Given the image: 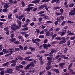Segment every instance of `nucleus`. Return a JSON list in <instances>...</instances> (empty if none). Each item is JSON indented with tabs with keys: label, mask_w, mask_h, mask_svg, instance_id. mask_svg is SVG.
<instances>
[{
	"label": "nucleus",
	"mask_w": 75,
	"mask_h": 75,
	"mask_svg": "<svg viewBox=\"0 0 75 75\" xmlns=\"http://www.w3.org/2000/svg\"><path fill=\"white\" fill-rule=\"evenodd\" d=\"M34 67H35L34 66V64L32 62H31L30 64L27 66V68H28L30 67V69H32Z\"/></svg>",
	"instance_id": "obj_1"
},
{
	"label": "nucleus",
	"mask_w": 75,
	"mask_h": 75,
	"mask_svg": "<svg viewBox=\"0 0 75 75\" xmlns=\"http://www.w3.org/2000/svg\"><path fill=\"white\" fill-rule=\"evenodd\" d=\"M7 70L5 71L6 73H7V74H13V70L12 69L9 68L7 69Z\"/></svg>",
	"instance_id": "obj_2"
},
{
	"label": "nucleus",
	"mask_w": 75,
	"mask_h": 75,
	"mask_svg": "<svg viewBox=\"0 0 75 75\" xmlns=\"http://www.w3.org/2000/svg\"><path fill=\"white\" fill-rule=\"evenodd\" d=\"M18 61L17 60H12L10 61L11 63H12L11 66H15L16 65V62H17Z\"/></svg>",
	"instance_id": "obj_3"
},
{
	"label": "nucleus",
	"mask_w": 75,
	"mask_h": 75,
	"mask_svg": "<svg viewBox=\"0 0 75 75\" xmlns=\"http://www.w3.org/2000/svg\"><path fill=\"white\" fill-rule=\"evenodd\" d=\"M33 7H28V8L25 9L24 10L25 11H27V13H29V12L30 11V10H32V9H33Z\"/></svg>",
	"instance_id": "obj_4"
},
{
	"label": "nucleus",
	"mask_w": 75,
	"mask_h": 75,
	"mask_svg": "<svg viewBox=\"0 0 75 75\" xmlns=\"http://www.w3.org/2000/svg\"><path fill=\"white\" fill-rule=\"evenodd\" d=\"M69 15L70 16L75 15V10H71V12H70L69 13Z\"/></svg>",
	"instance_id": "obj_5"
},
{
	"label": "nucleus",
	"mask_w": 75,
	"mask_h": 75,
	"mask_svg": "<svg viewBox=\"0 0 75 75\" xmlns=\"http://www.w3.org/2000/svg\"><path fill=\"white\" fill-rule=\"evenodd\" d=\"M10 7V4L8 3H5V5L4 6V8L5 9H7L8 7Z\"/></svg>",
	"instance_id": "obj_6"
},
{
	"label": "nucleus",
	"mask_w": 75,
	"mask_h": 75,
	"mask_svg": "<svg viewBox=\"0 0 75 75\" xmlns=\"http://www.w3.org/2000/svg\"><path fill=\"white\" fill-rule=\"evenodd\" d=\"M56 2V3H59L60 1H59V0H53L52 1H51V3H54V2Z\"/></svg>",
	"instance_id": "obj_7"
},
{
	"label": "nucleus",
	"mask_w": 75,
	"mask_h": 75,
	"mask_svg": "<svg viewBox=\"0 0 75 75\" xmlns=\"http://www.w3.org/2000/svg\"><path fill=\"white\" fill-rule=\"evenodd\" d=\"M65 65L64 63H62L59 64V65L62 68H64V65Z\"/></svg>",
	"instance_id": "obj_8"
},
{
	"label": "nucleus",
	"mask_w": 75,
	"mask_h": 75,
	"mask_svg": "<svg viewBox=\"0 0 75 75\" xmlns=\"http://www.w3.org/2000/svg\"><path fill=\"white\" fill-rule=\"evenodd\" d=\"M53 71H54L56 73H59V69H53Z\"/></svg>",
	"instance_id": "obj_9"
},
{
	"label": "nucleus",
	"mask_w": 75,
	"mask_h": 75,
	"mask_svg": "<svg viewBox=\"0 0 75 75\" xmlns=\"http://www.w3.org/2000/svg\"><path fill=\"white\" fill-rule=\"evenodd\" d=\"M40 0H35L34 1H32V3H35L36 4V3H39V1Z\"/></svg>",
	"instance_id": "obj_10"
},
{
	"label": "nucleus",
	"mask_w": 75,
	"mask_h": 75,
	"mask_svg": "<svg viewBox=\"0 0 75 75\" xmlns=\"http://www.w3.org/2000/svg\"><path fill=\"white\" fill-rule=\"evenodd\" d=\"M44 7H45V5H42L40 6L39 8L40 10H42V9H43L44 8Z\"/></svg>",
	"instance_id": "obj_11"
},
{
	"label": "nucleus",
	"mask_w": 75,
	"mask_h": 75,
	"mask_svg": "<svg viewBox=\"0 0 75 75\" xmlns=\"http://www.w3.org/2000/svg\"><path fill=\"white\" fill-rule=\"evenodd\" d=\"M66 42V40L61 41L60 42L59 44H64V43H65Z\"/></svg>",
	"instance_id": "obj_12"
},
{
	"label": "nucleus",
	"mask_w": 75,
	"mask_h": 75,
	"mask_svg": "<svg viewBox=\"0 0 75 75\" xmlns=\"http://www.w3.org/2000/svg\"><path fill=\"white\" fill-rule=\"evenodd\" d=\"M16 70H17V71H21V70H20V67L18 66H16Z\"/></svg>",
	"instance_id": "obj_13"
},
{
	"label": "nucleus",
	"mask_w": 75,
	"mask_h": 75,
	"mask_svg": "<svg viewBox=\"0 0 75 75\" xmlns=\"http://www.w3.org/2000/svg\"><path fill=\"white\" fill-rule=\"evenodd\" d=\"M29 49H30V50H31V51H35V48L34 47L32 48L31 47H30Z\"/></svg>",
	"instance_id": "obj_14"
},
{
	"label": "nucleus",
	"mask_w": 75,
	"mask_h": 75,
	"mask_svg": "<svg viewBox=\"0 0 75 75\" xmlns=\"http://www.w3.org/2000/svg\"><path fill=\"white\" fill-rule=\"evenodd\" d=\"M46 34L47 37H49V36H50V33L49 31H47L46 33Z\"/></svg>",
	"instance_id": "obj_15"
},
{
	"label": "nucleus",
	"mask_w": 75,
	"mask_h": 75,
	"mask_svg": "<svg viewBox=\"0 0 75 75\" xmlns=\"http://www.w3.org/2000/svg\"><path fill=\"white\" fill-rule=\"evenodd\" d=\"M47 60L50 61H51V60H52V58L50 57H47Z\"/></svg>",
	"instance_id": "obj_16"
},
{
	"label": "nucleus",
	"mask_w": 75,
	"mask_h": 75,
	"mask_svg": "<svg viewBox=\"0 0 75 75\" xmlns=\"http://www.w3.org/2000/svg\"><path fill=\"white\" fill-rule=\"evenodd\" d=\"M9 64V63L8 62H7L5 63H4L3 64V66L4 67H6V66H7V65H8Z\"/></svg>",
	"instance_id": "obj_17"
},
{
	"label": "nucleus",
	"mask_w": 75,
	"mask_h": 75,
	"mask_svg": "<svg viewBox=\"0 0 75 75\" xmlns=\"http://www.w3.org/2000/svg\"><path fill=\"white\" fill-rule=\"evenodd\" d=\"M51 67H52L51 66H47L46 67V69L47 70H49L50 69V68H51Z\"/></svg>",
	"instance_id": "obj_18"
},
{
	"label": "nucleus",
	"mask_w": 75,
	"mask_h": 75,
	"mask_svg": "<svg viewBox=\"0 0 75 75\" xmlns=\"http://www.w3.org/2000/svg\"><path fill=\"white\" fill-rule=\"evenodd\" d=\"M20 33L22 35H25V34H27V32H21Z\"/></svg>",
	"instance_id": "obj_19"
},
{
	"label": "nucleus",
	"mask_w": 75,
	"mask_h": 75,
	"mask_svg": "<svg viewBox=\"0 0 75 75\" xmlns=\"http://www.w3.org/2000/svg\"><path fill=\"white\" fill-rule=\"evenodd\" d=\"M55 39H56V40H61V38L59 37H58L55 38Z\"/></svg>",
	"instance_id": "obj_20"
},
{
	"label": "nucleus",
	"mask_w": 75,
	"mask_h": 75,
	"mask_svg": "<svg viewBox=\"0 0 75 75\" xmlns=\"http://www.w3.org/2000/svg\"><path fill=\"white\" fill-rule=\"evenodd\" d=\"M14 41H16V39L15 38L11 39L10 40V41L11 42H13Z\"/></svg>",
	"instance_id": "obj_21"
},
{
	"label": "nucleus",
	"mask_w": 75,
	"mask_h": 75,
	"mask_svg": "<svg viewBox=\"0 0 75 75\" xmlns=\"http://www.w3.org/2000/svg\"><path fill=\"white\" fill-rule=\"evenodd\" d=\"M14 43L15 44H20V42L17 41H15L14 42Z\"/></svg>",
	"instance_id": "obj_22"
},
{
	"label": "nucleus",
	"mask_w": 75,
	"mask_h": 75,
	"mask_svg": "<svg viewBox=\"0 0 75 75\" xmlns=\"http://www.w3.org/2000/svg\"><path fill=\"white\" fill-rule=\"evenodd\" d=\"M43 47L44 48H47V45L44 44L43 45Z\"/></svg>",
	"instance_id": "obj_23"
},
{
	"label": "nucleus",
	"mask_w": 75,
	"mask_h": 75,
	"mask_svg": "<svg viewBox=\"0 0 75 75\" xmlns=\"http://www.w3.org/2000/svg\"><path fill=\"white\" fill-rule=\"evenodd\" d=\"M15 50L16 51H18L20 50V49L18 48H15Z\"/></svg>",
	"instance_id": "obj_24"
},
{
	"label": "nucleus",
	"mask_w": 75,
	"mask_h": 75,
	"mask_svg": "<svg viewBox=\"0 0 75 75\" xmlns=\"http://www.w3.org/2000/svg\"><path fill=\"white\" fill-rule=\"evenodd\" d=\"M18 58L20 60H23V58L21 56H18Z\"/></svg>",
	"instance_id": "obj_25"
},
{
	"label": "nucleus",
	"mask_w": 75,
	"mask_h": 75,
	"mask_svg": "<svg viewBox=\"0 0 75 75\" xmlns=\"http://www.w3.org/2000/svg\"><path fill=\"white\" fill-rule=\"evenodd\" d=\"M45 8L47 10V11H48V7H47V5H46V4H45Z\"/></svg>",
	"instance_id": "obj_26"
},
{
	"label": "nucleus",
	"mask_w": 75,
	"mask_h": 75,
	"mask_svg": "<svg viewBox=\"0 0 75 75\" xmlns=\"http://www.w3.org/2000/svg\"><path fill=\"white\" fill-rule=\"evenodd\" d=\"M15 27L16 29H19L21 27V26L16 25Z\"/></svg>",
	"instance_id": "obj_27"
},
{
	"label": "nucleus",
	"mask_w": 75,
	"mask_h": 75,
	"mask_svg": "<svg viewBox=\"0 0 75 75\" xmlns=\"http://www.w3.org/2000/svg\"><path fill=\"white\" fill-rule=\"evenodd\" d=\"M55 14L57 15V16H61V15H62V13H56Z\"/></svg>",
	"instance_id": "obj_28"
},
{
	"label": "nucleus",
	"mask_w": 75,
	"mask_h": 75,
	"mask_svg": "<svg viewBox=\"0 0 75 75\" xmlns=\"http://www.w3.org/2000/svg\"><path fill=\"white\" fill-rule=\"evenodd\" d=\"M56 36L57 34H54L52 36V40H53L54 38H55V37H56Z\"/></svg>",
	"instance_id": "obj_29"
},
{
	"label": "nucleus",
	"mask_w": 75,
	"mask_h": 75,
	"mask_svg": "<svg viewBox=\"0 0 75 75\" xmlns=\"http://www.w3.org/2000/svg\"><path fill=\"white\" fill-rule=\"evenodd\" d=\"M1 75H3L4 74V71H1L0 72Z\"/></svg>",
	"instance_id": "obj_30"
},
{
	"label": "nucleus",
	"mask_w": 75,
	"mask_h": 75,
	"mask_svg": "<svg viewBox=\"0 0 75 75\" xmlns=\"http://www.w3.org/2000/svg\"><path fill=\"white\" fill-rule=\"evenodd\" d=\"M19 47L20 48V50H23V47H22V46L20 45L19 46Z\"/></svg>",
	"instance_id": "obj_31"
},
{
	"label": "nucleus",
	"mask_w": 75,
	"mask_h": 75,
	"mask_svg": "<svg viewBox=\"0 0 75 75\" xmlns=\"http://www.w3.org/2000/svg\"><path fill=\"white\" fill-rule=\"evenodd\" d=\"M21 4H22L23 7H24V6H25V4L24 3V2H23V1H22Z\"/></svg>",
	"instance_id": "obj_32"
},
{
	"label": "nucleus",
	"mask_w": 75,
	"mask_h": 75,
	"mask_svg": "<svg viewBox=\"0 0 75 75\" xmlns=\"http://www.w3.org/2000/svg\"><path fill=\"white\" fill-rule=\"evenodd\" d=\"M2 11L3 12H6V11L7 12L8 11V9H3Z\"/></svg>",
	"instance_id": "obj_33"
},
{
	"label": "nucleus",
	"mask_w": 75,
	"mask_h": 75,
	"mask_svg": "<svg viewBox=\"0 0 75 75\" xmlns=\"http://www.w3.org/2000/svg\"><path fill=\"white\" fill-rule=\"evenodd\" d=\"M35 41H38V42H40V41H41V40L39 39H36L35 40Z\"/></svg>",
	"instance_id": "obj_34"
},
{
	"label": "nucleus",
	"mask_w": 75,
	"mask_h": 75,
	"mask_svg": "<svg viewBox=\"0 0 75 75\" xmlns=\"http://www.w3.org/2000/svg\"><path fill=\"white\" fill-rule=\"evenodd\" d=\"M74 5V4H71L70 5H69V7H72Z\"/></svg>",
	"instance_id": "obj_35"
},
{
	"label": "nucleus",
	"mask_w": 75,
	"mask_h": 75,
	"mask_svg": "<svg viewBox=\"0 0 75 75\" xmlns=\"http://www.w3.org/2000/svg\"><path fill=\"white\" fill-rule=\"evenodd\" d=\"M10 53H9V55H11L12 54H13V51L12 50H10L9 51Z\"/></svg>",
	"instance_id": "obj_36"
},
{
	"label": "nucleus",
	"mask_w": 75,
	"mask_h": 75,
	"mask_svg": "<svg viewBox=\"0 0 75 75\" xmlns=\"http://www.w3.org/2000/svg\"><path fill=\"white\" fill-rule=\"evenodd\" d=\"M71 44V42H70V40H68L67 41V45L68 46H69L70 45V44Z\"/></svg>",
	"instance_id": "obj_37"
},
{
	"label": "nucleus",
	"mask_w": 75,
	"mask_h": 75,
	"mask_svg": "<svg viewBox=\"0 0 75 75\" xmlns=\"http://www.w3.org/2000/svg\"><path fill=\"white\" fill-rule=\"evenodd\" d=\"M44 37V36L43 35H40L39 36V38H43Z\"/></svg>",
	"instance_id": "obj_38"
},
{
	"label": "nucleus",
	"mask_w": 75,
	"mask_h": 75,
	"mask_svg": "<svg viewBox=\"0 0 75 75\" xmlns=\"http://www.w3.org/2000/svg\"><path fill=\"white\" fill-rule=\"evenodd\" d=\"M44 13V11H41L38 13V14H43Z\"/></svg>",
	"instance_id": "obj_39"
},
{
	"label": "nucleus",
	"mask_w": 75,
	"mask_h": 75,
	"mask_svg": "<svg viewBox=\"0 0 75 75\" xmlns=\"http://www.w3.org/2000/svg\"><path fill=\"white\" fill-rule=\"evenodd\" d=\"M67 51H68V49L66 47L64 50V52H65V53L67 52Z\"/></svg>",
	"instance_id": "obj_40"
},
{
	"label": "nucleus",
	"mask_w": 75,
	"mask_h": 75,
	"mask_svg": "<svg viewBox=\"0 0 75 75\" xmlns=\"http://www.w3.org/2000/svg\"><path fill=\"white\" fill-rule=\"evenodd\" d=\"M51 62H52V61H49V62L47 63V64L48 66H50V65L51 64Z\"/></svg>",
	"instance_id": "obj_41"
},
{
	"label": "nucleus",
	"mask_w": 75,
	"mask_h": 75,
	"mask_svg": "<svg viewBox=\"0 0 75 75\" xmlns=\"http://www.w3.org/2000/svg\"><path fill=\"white\" fill-rule=\"evenodd\" d=\"M63 58H64L65 59H68V57H65V55H63Z\"/></svg>",
	"instance_id": "obj_42"
},
{
	"label": "nucleus",
	"mask_w": 75,
	"mask_h": 75,
	"mask_svg": "<svg viewBox=\"0 0 75 75\" xmlns=\"http://www.w3.org/2000/svg\"><path fill=\"white\" fill-rule=\"evenodd\" d=\"M33 60H34V59H27V61H33Z\"/></svg>",
	"instance_id": "obj_43"
},
{
	"label": "nucleus",
	"mask_w": 75,
	"mask_h": 75,
	"mask_svg": "<svg viewBox=\"0 0 75 75\" xmlns=\"http://www.w3.org/2000/svg\"><path fill=\"white\" fill-rule=\"evenodd\" d=\"M3 49V45H0V51H1Z\"/></svg>",
	"instance_id": "obj_44"
},
{
	"label": "nucleus",
	"mask_w": 75,
	"mask_h": 75,
	"mask_svg": "<svg viewBox=\"0 0 75 75\" xmlns=\"http://www.w3.org/2000/svg\"><path fill=\"white\" fill-rule=\"evenodd\" d=\"M52 74V73L51 71H48L47 72V75H51Z\"/></svg>",
	"instance_id": "obj_45"
},
{
	"label": "nucleus",
	"mask_w": 75,
	"mask_h": 75,
	"mask_svg": "<svg viewBox=\"0 0 75 75\" xmlns=\"http://www.w3.org/2000/svg\"><path fill=\"white\" fill-rule=\"evenodd\" d=\"M32 62L34 64H36L37 63V61L35 60H34Z\"/></svg>",
	"instance_id": "obj_46"
},
{
	"label": "nucleus",
	"mask_w": 75,
	"mask_h": 75,
	"mask_svg": "<svg viewBox=\"0 0 75 75\" xmlns=\"http://www.w3.org/2000/svg\"><path fill=\"white\" fill-rule=\"evenodd\" d=\"M6 34L8 35L9 34V31L8 30H7L6 31Z\"/></svg>",
	"instance_id": "obj_47"
},
{
	"label": "nucleus",
	"mask_w": 75,
	"mask_h": 75,
	"mask_svg": "<svg viewBox=\"0 0 75 75\" xmlns=\"http://www.w3.org/2000/svg\"><path fill=\"white\" fill-rule=\"evenodd\" d=\"M11 30H16V28L12 26L11 27Z\"/></svg>",
	"instance_id": "obj_48"
},
{
	"label": "nucleus",
	"mask_w": 75,
	"mask_h": 75,
	"mask_svg": "<svg viewBox=\"0 0 75 75\" xmlns=\"http://www.w3.org/2000/svg\"><path fill=\"white\" fill-rule=\"evenodd\" d=\"M75 38V37H72L70 38L71 40H74Z\"/></svg>",
	"instance_id": "obj_49"
},
{
	"label": "nucleus",
	"mask_w": 75,
	"mask_h": 75,
	"mask_svg": "<svg viewBox=\"0 0 75 75\" xmlns=\"http://www.w3.org/2000/svg\"><path fill=\"white\" fill-rule=\"evenodd\" d=\"M65 22H66V21H63L62 22V24H61L62 25H64V24H65Z\"/></svg>",
	"instance_id": "obj_50"
},
{
	"label": "nucleus",
	"mask_w": 75,
	"mask_h": 75,
	"mask_svg": "<svg viewBox=\"0 0 75 75\" xmlns=\"http://www.w3.org/2000/svg\"><path fill=\"white\" fill-rule=\"evenodd\" d=\"M64 40V41H65V40H66V39H65V38L64 37H62L61 38V40Z\"/></svg>",
	"instance_id": "obj_51"
},
{
	"label": "nucleus",
	"mask_w": 75,
	"mask_h": 75,
	"mask_svg": "<svg viewBox=\"0 0 75 75\" xmlns=\"http://www.w3.org/2000/svg\"><path fill=\"white\" fill-rule=\"evenodd\" d=\"M61 37H63V36H64L65 34V33L63 32H62L61 33Z\"/></svg>",
	"instance_id": "obj_52"
},
{
	"label": "nucleus",
	"mask_w": 75,
	"mask_h": 75,
	"mask_svg": "<svg viewBox=\"0 0 75 75\" xmlns=\"http://www.w3.org/2000/svg\"><path fill=\"white\" fill-rule=\"evenodd\" d=\"M0 20L1 21H6V20L3 19H0Z\"/></svg>",
	"instance_id": "obj_53"
},
{
	"label": "nucleus",
	"mask_w": 75,
	"mask_h": 75,
	"mask_svg": "<svg viewBox=\"0 0 75 75\" xmlns=\"http://www.w3.org/2000/svg\"><path fill=\"white\" fill-rule=\"evenodd\" d=\"M17 11V8L14 11H13V13H16V12Z\"/></svg>",
	"instance_id": "obj_54"
},
{
	"label": "nucleus",
	"mask_w": 75,
	"mask_h": 75,
	"mask_svg": "<svg viewBox=\"0 0 75 75\" xmlns=\"http://www.w3.org/2000/svg\"><path fill=\"white\" fill-rule=\"evenodd\" d=\"M42 19H43L42 18H39V22H40V21H42Z\"/></svg>",
	"instance_id": "obj_55"
},
{
	"label": "nucleus",
	"mask_w": 75,
	"mask_h": 75,
	"mask_svg": "<svg viewBox=\"0 0 75 75\" xmlns=\"http://www.w3.org/2000/svg\"><path fill=\"white\" fill-rule=\"evenodd\" d=\"M47 41H48V40H47V39H46L44 40V43H47Z\"/></svg>",
	"instance_id": "obj_56"
},
{
	"label": "nucleus",
	"mask_w": 75,
	"mask_h": 75,
	"mask_svg": "<svg viewBox=\"0 0 75 75\" xmlns=\"http://www.w3.org/2000/svg\"><path fill=\"white\" fill-rule=\"evenodd\" d=\"M44 73L43 71H42L39 72V75H42V74Z\"/></svg>",
	"instance_id": "obj_57"
},
{
	"label": "nucleus",
	"mask_w": 75,
	"mask_h": 75,
	"mask_svg": "<svg viewBox=\"0 0 75 75\" xmlns=\"http://www.w3.org/2000/svg\"><path fill=\"white\" fill-rule=\"evenodd\" d=\"M44 33V30H42L40 32V34H43Z\"/></svg>",
	"instance_id": "obj_58"
},
{
	"label": "nucleus",
	"mask_w": 75,
	"mask_h": 75,
	"mask_svg": "<svg viewBox=\"0 0 75 75\" xmlns=\"http://www.w3.org/2000/svg\"><path fill=\"white\" fill-rule=\"evenodd\" d=\"M57 20L58 21H59V23L61 22V19L60 18H57Z\"/></svg>",
	"instance_id": "obj_59"
},
{
	"label": "nucleus",
	"mask_w": 75,
	"mask_h": 75,
	"mask_svg": "<svg viewBox=\"0 0 75 75\" xmlns=\"http://www.w3.org/2000/svg\"><path fill=\"white\" fill-rule=\"evenodd\" d=\"M32 41L33 42H34V43H35V44H37V42L35 41V40H34V39H32Z\"/></svg>",
	"instance_id": "obj_60"
},
{
	"label": "nucleus",
	"mask_w": 75,
	"mask_h": 75,
	"mask_svg": "<svg viewBox=\"0 0 75 75\" xmlns=\"http://www.w3.org/2000/svg\"><path fill=\"white\" fill-rule=\"evenodd\" d=\"M2 51L3 52H4V53H7V52H6V49L3 50Z\"/></svg>",
	"instance_id": "obj_61"
},
{
	"label": "nucleus",
	"mask_w": 75,
	"mask_h": 75,
	"mask_svg": "<svg viewBox=\"0 0 75 75\" xmlns=\"http://www.w3.org/2000/svg\"><path fill=\"white\" fill-rule=\"evenodd\" d=\"M26 23H30V19H28L26 21Z\"/></svg>",
	"instance_id": "obj_62"
},
{
	"label": "nucleus",
	"mask_w": 75,
	"mask_h": 75,
	"mask_svg": "<svg viewBox=\"0 0 75 75\" xmlns=\"http://www.w3.org/2000/svg\"><path fill=\"white\" fill-rule=\"evenodd\" d=\"M21 64L23 65H25V62L24 61H23L21 62Z\"/></svg>",
	"instance_id": "obj_63"
},
{
	"label": "nucleus",
	"mask_w": 75,
	"mask_h": 75,
	"mask_svg": "<svg viewBox=\"0 0 75 75\" xmlns=\"http://www.w3.org/2000/svg\"><path fill=\"white\" fill-rule=\"evenodd\" d=\"M60 18L61 20H64V16H61Z\"/></svg>",
	"instance_id": "obj_64"
}]
</instances>
